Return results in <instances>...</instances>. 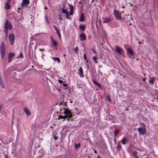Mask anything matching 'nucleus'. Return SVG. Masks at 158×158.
Returning <instances> with one entry per match:
<instances>
[{
	"label": "nucleus",
	"instance_id": "63",
	"mask_svg": "<svg viewBox=\"0 0 158 158\" xmlns=\"http://www.w3.org/2000/svg\"><path fill=\"white\" fill-rule=\"evenodd\" d=\"M11 0H8L9 1H10Z\"/></svg>",
	"mask_w": 158,
	"mask_h": 158
},
{
	"label": "nucleus",
	"instance_id": "58",
	"mask_svg": "<svg viewBox=\"0 0 158 158\" xmlns=\"http://www.w3.org/2000/svg\"><path fill=\"white\" fill-rule=\"evenodd\" d=\"M122 7H123V8H124V6H123Z\"/></svg>",
	"mask_w": 158,
	"mask_h": 158
},
{
	"label": "nucleus",
	"instance_id": "18",
	"mask_svg": "<svg viewBox=\"0 0 158 158\" xmlns=\"http://www.w3.org/2000/svg\"><path fill=\"white\" fill-rule=\"evenodd\" d=\"M84 21V15L83 13H82L80 17V21L83 22Z\"/></svg>",
	"mask_w": 158,
	"mask_h": 158
},
{
	"label": "nucleus",
	"instance_id": "9",
	"mask_svg": "<svg viewBox=\"0 0 158 158\" xmlns=\"http://www.w3.org/2000/svg\"><path fill=\"white\" fill-rule=\"evenodd\" d=\"M115 48L116 51L118 53L120 54H122L123 50L121 47H120L118 46H116Z\"/></svg>",
	"mask_w": 158,
	"mask_h": 158
},
{
	"label": "nucleus",
	"instance_id": "48",
	"mask_svg": "<svg viewBox=\"0 0 158 158\" xmlns=\"http://www.w3.org/2000/svg\"><path fill=\"white\" fill-rule=\"evenodd\" d=\"M39 50L40 51H42L43 50V49H41V48H40L39 49Z\"/></svg>",
	"mask_w": 158,
	"mask_h": 158
},
{
	"label": "nucleus",
	"instance_id": "29",
	"mask_svg": "<svg viewBox=\"0 0 158 158\" xmlns=\"http://www.w3.org/2000/svg\"><path fill=\"white\" fill-rule=\"evenodd\" d=\"M80 146V143L75 144V148L76 149H77Z\"/></svg>",
	"mask_w": 158,
	"mask_h": 158
},
{
	"label": "nucleus",
	"instance_id": "14",
	"mask_svg": "<svg viewBox=\"0 0 158 158\" xmlns=\"http://www.w3.org/2000/svg\"><path fill=\"white\" fill-rule=\"evenodd\" d=\"M127 52L130 56H132L134 54L133 51L131 48L129 47L127 48Z\"/></svg>",
	"mask_w": 158,
	"mask_h": 158
},
{
	"label": "nucleus",
	"instance_id": "51",
	"mask_svg": "<svg viewBox=\"0 0 158 158\" xmlns=\"http://www.w3.org/2000/svg\"><path fill=\"white\" fill-rule=\"evenodd\" d=\"M54 139H55V140H56L57 139V138L56 137H55V138H54Z\"/></svg>",
	"mask_w": 158,
	"mask_h": 158
},
{
	"label": "nucleus",
	"instance_id": "38",
	"mask_svg": "<svg viewBox=\"0 0 158 158\" xmlns=\"http://www.w3.org/2000/svg\"><path fill=\"white\" fill-rule=\"evenodd\" d=\"M58 82L60 84H62L63 82V81L61 80H59Z\"/></svg>",
	"mask_w": 158,
	"mask_h": 158
},
{
	"label": "nucleus",
	"instance_id": "31",
	"mask_svg": "<svg viewBox=\"0 0 158 158\" xmlns=\"http://www.w3.org/2000/svg\"><path fill=\"white\" fill-rule=\"evenodd\" d=\"M106 98H107V100H108L109 101H111V98H110V97L109 95H107Z\"/></svg>",
	"mask_w": 158,
	"mask_h": 158
},
{
	"label": "nucleus",
	"instance_id": "60",
	"mask_svg": "<svg viewBox=\"0 0 158 158\" xmlns=\"http://www.w3.org/2000/svg\"><path fill=\"white\" fill-rule=\"evenodd\" d=\"M137 158H139L137 156Z\"/></svg>",
	"mask_w": 158,
	"mask_h": 158
},
{
	"label": "nucleus",
	"instance_id": "55",
	"mask_svg": "<svg viewBox=\"0 0 158 158\" xmlns=\"http://www.w3.org/2000/svg\"><path fill=\"white\" fill-rule=\"evenodd\" d=\"M139 44H141V42H139Z\"/></svg>",
	"mask_w": 158,
	"mask_h": 158
},
{
	"label": "nucleus",
	"instance_id": "20",
	"mask_svg": "<svg viewBox=\"0 0 158 158\" xmlns=\"http://www.w3.org/2000/svg\"><path fill=\"white\" fill-rule=\"evenodd\" d=\"M155 79L154 77H152L150 78L149 82L152 84H153L154 83V81Z\"/></svg>",
	"mask_w": 158,
	"mask_h": 158
},
{
	"label": "nucleus",
	"instance_id": "13",
	"mask_svg": "<svg viewBox=\"0 0 158 158\" xmlns=\"http://www.w3.org/2000/svg\"><path fill=\"white\" fill-rule=\"evenodd\" d=\"M23 110L27 116H29L31 115V113L27 108L25 107L23 108Z\"/></svg>",
	"mask_w": 158,
	"mask_h": 158
},
{
	"label": "nucleus",
	"instance_id": "8",
	"mask_svg": "<svg viewBox=\"0 0 158 158\" xmlns=\"http://www.w3.org/2000/svg\"><path fill=\"white\" fill-rule=\"evenodd\" d=\"M102 19L103 23H108L111 21V19L110 17H104Z\"/></svg>",
	"mask_w": 158,
	"mask_h": 158
},
{
	"label": "nucleus",
	"instance_id": "3",
	"mask_svg": "<svg viewBox=\"0 0 158 158\" xmlns=\"http://www.w3.org/2000/svg\"><path fill=\"white\" fill-rule=\"evenodd\" d=\"M64 114L66 115L68 118H71L72 116V112L68 109H64Z\"/></svg>",
	"mask_w": 158,
	"mask_h": 158
},
{
	"label": "nucleus",
	"instance_id": "42",
	"mask_svg": "<svg viewBox=\"0 0 158 158\" xmlns=\"http://www.w3.org/2000/svg\"><path fill=\"white\" fill-rule=\"evenodd\" d=\"M73 12H70V13H69V15H72L73 14Z\"/></svg>",
	"mask_w": 158,
	"mask_h": 158
},
{
	"label": "nucleus",
	"instance_id": "56",
	"mask_svg": "<svg viewBox=\"0 0 158 158\" xmlns=\"http://www.w3.org/2000/svg\"><path fill=\"white\" fill-rule=\"evenodd\" d=\"M67 120H68V121H69V118L67 119Z\"/></svg>",
	"mask_w": 158,
	"mask_h": 158
},
{
	"label": "nucleus",
	"instance_id": "50",
	"mask_svg": "<svg viewBox=\"0 0 158 158\" xmlns=\"http://www.w3.org/2000/svg\"><path fill=\"white\" fill-rule=\"evenodd\" d=\"M143 81H145V79L144 78H143Z\"/></svg>",
	"mask_w": 158,
	"mask_h": 158
},
{
	"label": "nucleus",
	"instance_id": "10",
	"mask_svg": "<svg viewBox=\"0 0 158 158\" xmlns=\"http://www.w3.org/2000/svg\"><path fill=\"white\" fill-rule=\"evenodd\" d=\"M14 56V53L10 52L9 53L8 56V62L10 63L11 61V59Z\"/></svg>",
	"mask_w": 158,
	"mask_h": 158
},
{
	"label": "nucleus",
	"instance_id": "52",
	"mask_svg": "<svg viewBox=\"0 0 158 158\" xmlns=\"http://www.w3.org/2000/svg\"><path fill=\"white\" fill-rule=\"evenodd\" d=\"M94 152L95 153H97V151L96 150H95L94 151Z\"/></svg>",
	"mask_w": 158,
	"mask_h": 158
},
{
	"label": "nucleus",
	"instance_id": "7",
	"mask_svg": "<svg viewBox=\"0 0 158 158\" xmlns=\"http://www.w3.org/2000/svg\"><path fill=\"white\" fill-rule=\"evenodd\" d=\"M138 131L139 132V135H143L146 131V130H144L143 128L141 127H139L138 128Z\"/></svg>",
	"mask_w": 158,
	"mask_h": 158
},
{
	"label": "nucleus",
	"instance_id": "12",
	"mask_svg": "<svg viewBox=\"0 0 158 158\" xmlns=\"http://www.w3.org/2000/svg\"><path fill=\"white\" fill-rule=\"evenodd\" d=\"M29 3V0H23L22 3L21 4V6L23 7V6L25 5H27Z\"/></svg>",
	"mask_w": 158,
	"mask_h": 158
},
{
	"label": "nucleus",
	"instance_id": "39",
	"mask_svg": "<svg viewBox=\"0 0 158 158\" xmlns=\"http://www.w3.org/2000/svg\"><path fill=\"white\" fill-rule=\"evenodd\" d=\"M63 119V116L62 115L60 116L58 118V119Z\"/></svg>",
	"mask_w": 158,
	"mask_h": 158
},
{
	"label": "nucleus",
	"instance_id": "4",
	"mask_svg": "<svg viewBox=\"0 0 158 158\" xmlns=\"http://www.w3.org/2000/svg\"><path fill=\"white\" fill-rule=\"evenodd\" d=\"M9 39L10 44L13 45L15 40L14 35L12 33L10 34L9 35Z\"/></svg>",
	"mask_w": 158,
	"mask_h": 158
},
{
	"label": "nucleus",
	"instance_id": "37",
	"mask_svg": "<svg viewBox=\"0 0 158 158\" xmlns=\"http://www.w3.org/2000/svg\"><path fill=\"white\" fill-rule=\"evenodd\" d=\"M84 59L85 60H87V58H86V54L85 53L84 54Z\"/></svg>",
	"mask_w": 158,
	"mask_h": 158
},
{
	"label": "nucleus",
	"instance_id": "15",
	"mask_svg": "<svg viewBox=\"0 0 158 158\" xmlns=\"http://www.w3.org/2000/svg\"><path fill=\"white\" fill-rule=\"evenodd\" d=\"M79 75L81 77H83V71L82 68L81 67H80L79 69Z\"/></svg>",
	"mask_w": 158,
	"mask_h": 158
},
{
	"label": "nucleus",
	"instance_id": "61",
	"mask_svg": "<svg viewBox=\"0 0 158 158\" xmlns=\"http://www.w3.org/2000/svg\"><path fill=\"white\" fill-rule=\"evenodd\" d=\"M94 2V0H92V2Z\"/></svg>",
	"mask_w": 158,
	"mask_h": 158
},
{
	"label": "nucleus",
	"instance_id": "40",
	"mask_svg": "<svg viewBox=\"0 0 158 158\" xmlns=\"http://www.w3.org/2000/svg\"><path fill=\"white\" fill-rule=\"evenodd\" d=\"M7 29H5V31H6V36H7V34H8V32H7Z\"/></svg>",
	"mask_w": 158,
	"mask_h": 158
},
{
	"label": "nucleus",
	"instance_id": "59",
	"mask_svg": "<svg viewBox=\"0 0 158 158\" xmlns=\"http://www.w3.org/2000/svg\"><path fill=\"white\" fill-rule=\"evenodd\" d=\"M93 51H94V52H95V50H93Z\"/></svg>",
	"mask_w": 158,
	"mask_h": 158
},
{
	"label": "nucleus",
	"instance_id": "53",
	"mask_svg": "<svg viewBox=\"0 0 158 158\" xmlns=\"http://www.w3.org/2000/svg\"><path fill=\"white\" fill-rule=\"evenodd\" d=\"M97 158H101L99 156H98Z\"/></svg>",
	"mask_w": 158,
	"mask_h": 158
},
{
	"label": "nucleus",
	"instance_id": "35",
	"mask_svg": "<svg viewBox=\"0 0 158 158\" xmlns=\"http://www.w3.org/2000/svg\"><path fill=\"white\" fill-rule=\"evenodd\" d=\"M23 57V55L22 53H21L20 55L17 58H22Z\"/></svg>",
	"mask_w": 158,
	"mask_h": 158
},
{
	"label": "nucleus",
	"instance_id": "32",
	"mask_svg": "<svg viewBox=\"0 0 158 158\" xmlns=\"http://www.w3.org/2000/svg\"><path fill=\"white\" fill-rule=\"evenodd\" d=\"M45 20H46V21H47V23L48 24L49 23V22L48 21V18L47 17V15H46L45 16Z\"/></svg>",
	"mask_w": 158,
	"mask_h": 158
},
{
	"label": "nucleus",
	"instance_id": "44",
	"mask_svg": "<svg viewBox=\"0 0 158 158\" xmlns=\"http://www.w3.org/2000/svg\"><path fill=\"white\" fill-rule=\"evenodd\" d=\"M63 85L64 86V87H67V85L65 84H63Z\"/></svg>",
	"mask_w": 158,
	"mask_h": 158
},
{
	"label": "nucleus",
	"instance_id": "41",
	"mask_svg": "<svg viewBox=\"0 0 158 158\" xmlns=\"http://www.w3.org/2000/svg\"><path fill=\"white\" fill-rule=\"evenodd\" d=\"M56 32H60V29H58V28H57L56 29Z\"/></svg>",
	"mask_w": 158,
	"mask_h": 158
},
{
	"label": "nucleus",
	"instance_id": "30",
	"mask_svg": "<svg viewBox=\"0 0 158 158\" xmlns=\"http://www.w3.org/2000/svg\"><path fill=\"white\" fill-rule=\"evenodd\" d=\"M121 148V146L118 143L117 145V146L116 147V149L118 151L120 150Z\"/></svg>",
	"mask_w": 158,
	"mask_h": 158
},
{
	"label": "nucleus",
	"instance_id": "57",
	"mask_svg": "<svg viewBox=\"0 0 158 158\" xmlns=\"http://www.w3.org/2000/svg\"><path fill=\"white\" fill-rule=\"evenodd\" d=\"M45 9H47V7H46H46H45Z\"/></svg>",
	"mask_w": 158,
	"mask_h": 158
},
{
	"label": "nucleus",
	"instance_id": "33",
	"mask_svg": "<svg viewBox=\"0 0 158 158\" xmlns=\"http://www.w3.org/2000/svg\"><path fill=\"white\" fill-rule=\"evenodd\" d=\"M58 19L60 20L59 23H60V22L63 20L62 18H61V15H59V17L58 18Z\"/></svg>",
	"mask_w": 158,
	"mask_h": 158
},
{
	"label": "nucleus",
	"instance_id": "46",
	"mask_svg": "<svg viewBox=\"0 0 158 158\" xmlns=\"http://www.w3.org/2000/svg\"><path fill=\"white\" fill-rule=\"evenodd\" d=\"M57 33L58 35H60V31L58 32H57Z\"/></svg>",
	"mask_w": 158,
	"mask_h": 158
},
{
	"label": "nucleus",
	"instance_id": "64",
	"mask_svg": "<svg viewBox=\"0 0 158 158\" xmlns=\"http://www.w3.org/2000/svg\"><path fill=\"white\" fill-rule=\"evenodd\" d=\"M62 103V102H60V104Z\"/></svg>",
	"mask_w": 158,
	"mask_h": 158
},
{
	"label": "nucleus",
	"instance_id": "22",
	"mask_svg": "<svg viewBox=\"0 0 158 158\" xmlns=\"http://www.w3.org/2000/svg\"><path fill=\"white\" fill-rule=\"evenodd\" d=\"M53 60L55 61H57L58 63L60 62V59L59 57H54L53 58Z\"/></svg>",
	"mask_w": 158,
	"mask_h": 158
},
{
	"label": "nucleus",
	"instance_id": "36",
	"mask_svg": "<svg viewBox=\"0 0 158 158\" xmlns=\"http://www.w3.org/2000/svg\"><path fill=\"white\" fill-rule=\"evenodd\" d=\"M68 118V117L66 115L64 116H63V119H65Z\"/></svg>",
	"mask_w": 158,
	"mask_h": 158
},
{
	"label": "nucleus",
	"instance_id": "62",
	"mask_svg": "<svg viewBox=\"0 0 158 158\" xmlns=\"http://www.w3.org/2000/svg\"><path fill=\"white\" fill-rule=\"evenodd\" d=\"M81 3V2H79V3Z\"/></svg>",
	"mask_w": 158,
	"mask_h": 158
},
{
	"label": "nucleus",
	"instance_id": "23",
	"mask_svg": "<svg viewBox=\"0 0 158 158\" xmlns=\"http://www.w3.org/2000/svg\"><path fill=\"white\" fill-rule=\"evenodd\" d=\"M93 82L96 85H97L98 87H100L101 85L99 84L95 80H93Z\"/></svg>",
	"mask_w": 158,
	"mask_h": 158
},
{
	"label": "nucleus",
	"instance_id": "26",
	"mask_svg": "<svg viewBox=\"0 0 158 158\" xmlns=\"http://www.w3.org/2000/svg\"><path fill=\"white\" fill-rule=\"evenodd\" d=\"M126 138H123V139L122 140V143L123 144H124L126 143Z\"/></svg>",
	"mask_w": 158,
	"mask_h": 158
},
{
	"label": "nucleus",
	"instance_id": "25",
	"mask_svg": "<svg viewBox=\"0 0 158 158\" xmlns=\"http://www.w3.org/2000/svg\"><path fill=\"white\" fill-rule=\"evenodd\" d=\"M85 26H84L80 25L79 26V28L80 29L82 30L83 31H84L85 30Z\"/></svg>",
	"mask_w": 158,
	"mask_h": 158
},
{
	"label": "nucleus",
	"instance_id": "17",
	"mask_svg": "<svg viewBox=\"0 0 158 158\" xmlns=\"http://www.w3.org/2000/svg\"><path fill=\"white\" fill-rule=\"evenodd\" d=\"M51 37V38L52 39V44H53V45H54V46L55 47H56L57 46V42L56 41L54 40L53 39L52 37Z\"/></svg>",
	"mask_w": 158,
	"mask_h": 158
},
{
	"label": "nucleus",
	"instance_id": "45",
	"mask_svg": "<svg viewBox=\"0 0 158 158\" xmlns=\"http://www.w3.org/2000/svg\"><path fill=\"white\" fill-rule=\"evenodd\" d=\"M54 27L55 30L57 28L55 26H54Z\"/></svg>",
	"mask_w": 158,
	"mask_h": 158
},
{
	"label": "nucleus",
	"instance_id": "34",
	"mask_svg": "<svg viewBox=\"0 0 158 158\" xmlns=\"http://www.w3.org/2000/svg\"><path fill=\"white\" fill-rule=\"evenodd\" d=\"M78 48L77 47H76L75 49H74V51L76 53H77V51H78Z\"/></svg>",
	"mask_w": 158,
	"mask_h": 158
},
{
	"label": "nucleus",
	"instance_id": "5",
	"mask_svg": "<svg viewBox=\"0 0 158 158\" xmlns=\"http://www.w3.org/2000/svg\"><path fill=\"white\" fill-rule=\"evenodd\" d=\"M4 27L5 29H11L12 28V26L10 23L8 21H6L4 23Z\"/></svg>",
	"mask_w": 158,
	"mask_h": 158
},
{
	"label": "nucleus",
	"instance_id": "16",
	"mask_svg": "<svg viewBox=\"0 0 158 158\" xmlns=\"http://www.w3.org/2000/svg\"><path fill=\"white\" fill-rule=\"evenodd\" d=\"M10 3L8 2H6L5 5V8L6 9H9L10 8Z\"/></svg>",
	"mask_w": 158,
	"mask_h": 158
},
{
	"label": "nucleus",
	"instance_id": "6",
	"mask_svg": "<svg viewBox=\"0 0 158 158\" xmlns=\"http://www.w3.org/2000/svg\"><path fill=\"white\" fill-rule=\"evenodd\" d=\"M61 12L63 14H64L65 15V17L67 19H70L69 17V12L66 9H64L62 7L61 8Z\"/></svg>",
	"mask_w": 158,
	"mask_h": 158
},
{
	"label": "nucleus",
	"instance_id": "54",
	"mask_svg": "<svg viewBox=\"0 0 158 158\" xmlns=\"http://www.w3.org/2000/svg\"><path fill=\"white\" fill-rule=\"evenodd\" d=\"M129 110L128 109H126V110Z\"/></svg>",
	"mask_w": 158,
	"mask_h": 158
},
{
	"label": "nucleus",
	"instance_id": "1",
	"mask_svg": "<svg viewBox=\"0 0 158 158\" xmlns=\"http://www.w3.org/2000/svg\"><path fill=\"white\" fill-rule=\"evenodd\" d=\"M0 52L2 59L4 57L5 52V46L4 43H2L0 46Z\"/></svg>",
	"mask_w": 158,
	"mask_h": 158
},
{
	"label": "nucleus",
	"instance_id": "49",
	"mask_svg": "<svg viewBox=\"0 0 158 158\" xmlns=\"http://www.w3.org/2000/svg\"><path fill=\"white\" fill-rule=\"evenodd\" d=\"M58 36H59V37L60 38V39L61 38L60 35H58Z\"/></svg>",
	"mask_w": 158,
	"mask_h": 158
},
{
	"label": "nucleus",
	"instance_id": "21",
	"mask_svg": "<svg viewBox=\"0 0 158 158\" xmlns=\"http://www.w3.org/2000/svg\"><path fill=\"white\" fill-rule=\"evenodd\" d=\"M114 136L116 137L118 134L119 131L118 130H116L114 131Z\"/></svg>",
	"mask_w": 158,
	"mask_h": 158
},
{
	"label": "nucleus",
	"instance_id": "47",
	"mask_svg": "<svg viewBox=\"0 0 158 158\" xmlns=\"http://www.w3.org/2000/svg\"><path fill=\"white\" fill-rule=\"evenodd\" d=\"M57 33L58 35H60V31L58 32H57Z\"/></svg>",
	"mask_w": 158,
	"mask_h": 158
},
{
	"label": "nucleus",
	"instance_id": "2",
	"mask_svg": "<svg viewBox=\"0 0 158 158\" xmlns=\"http://www.w3.org/2000/svg\"><path fill=\"white\" fill-rule=\"evenodd\" d=\"M121 13L118 11L116 10L114 11V15L115 18L117 20H121L122 19V18L121 15Z\"/></svg>",
	"mask_w": 158,
	"mask_h": 158
},
{
	"label": "nucleus",
	"instance_id": "19",
	"mask_svg": "<svg viewBox=\"0 0 158 158\" xmlns=\"http://www.w3.org/2000/svg\"><path fill=\"white\" fill-rule=\"evenodd\" d=\"M140 125L141 126V127L142 128H143L144 130H146V126L145 124L144 123H140Z\"/></svg>",
	"mask_w": 158,
	"mask_h": 158
},
{
	"label": "nucleus",
	"instance_id": "27",
	"mask_svg": "<svg viewBox=\"0 0 158 158\" xmlns=\"http://www.w3.org/2000/svg\"><path fill=\"white\" fill-rule=\"evenodd\" d=\"M0 87L2 88L3 89L4 88V85L2 81L1 80H0Z\"/></svg>",
	"mask_w": 158,
	"mask_h": 158
},
{
	"label": "nucleus",
	"instance_id": "43",
	"mask_svg": "<svg viewBox=\"0 0 158 158\" xmlns=\"http://www.w3.org/2000/svg\"><path fill=\"white\" fill-rule=\"evenodd\" d=\"M110 117V115H108V116H107L106 117V120H109V119H108V117Z\"/></svg>",
	"mask_w": 158,
	"mask_h": 158
},
{
	"label": "nucleus",
	"instance_id": "24",
	"mask_svg": "<svg viewBox=\"0 0 158 158\" xmlns=\"http://www.w3.org/2000/svg\"><path fill=\"white\" fill-rule=\"evenodd\" d=\"M70 12H73V6L72 5H70L69 6Z\"/></svg>",
	"mask_w": 158,
	"mask_h": 158
},
{
	"label": "nucleus",
	"instance_id": "28",
	"mask_svg": "<svg viewBox=\"0 0 158 158\" xmlns=\"http://www.w3.org/2000/svg\"><path fill=\"white\" fill-rule=\"evenodd\" d=\"M93 61L96 63H98V62L97 61V57L95 56H94L93 58Z\"/></svg>",
	"mask_w": 158,
	"mask_h": 158
},
{
	"label": "nucleus",
	"instance_id": "11",
	"mask_svg": "<svg viewBox=\"0 0 158 158\" xmlns=\"http://www.w3.org/2000/svg\"><path fill=\"white\" fill-rule=\"evenodd\" d=\"M80 38L82 39H80V40L84 41L86 39V35L84 33H82L80 34Z\"/></svg>",
	"mask_w": 158,
	"mask_h": 158
}]
</instances>
